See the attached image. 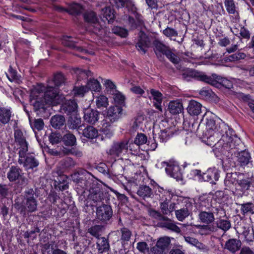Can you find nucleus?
Listing matches in <instances>:
<instances>
[{
  "label": "nucleus",
  "instance_id": "obj_40",
  "mask_svg": "<svg viewBox=\"0 0 254 254\" xmlns=\"http://www.w3.org/2000/svg\"><path fill=\"white\" fill-rule=\"evenodd\" d=\"M156 195L159 196V199L161 201H169L172 198L171 191L160 187L158 188V190L156 191Z\"/></svg>",
  "mask_w": 254,
  "mask_h": 254
},
{
  "label": "nucleus",
  "instance_id": "obj_9",
  "mask_svg": "<svg viewBox=\"0 0 254 254\" xmlns=\"http://www.w3.org/2000/svg\"><path fill=\"white\" fill-rule=\"evenodd\" d=\"M107 194L102 190L97 187L90 190V193L88 195L87 203L90 202L91 205H97L100 203H103L104 200H106Z\"/></svg>",
  "mask_w": 254,
  "mask_h": 254
},
{
  "label": "nucleus",
  "instance_id": "obj_58",
  "mask_svg": "<svg viewBox=\"0 0 254 254\" xmlns=\"http://www.w3.org/2000/svg\"><path fill=\"white\" fill-rule=\"evenodd\" d=\"M72 38L70 36H64L62 39V44L66 47L74 49L76 47V42L72 40Z\"/></svg>",
  "mask_w": 254,
  "mask_h": 254
},
{
  "label": "nucleus",
  "instance_id": "obj_50",
  "mask_svg": "<svg viewBox=\"0 0 254 254\" xmlns=\"http://www.w3.org/2000/svg\"><path fill=\"white\" fill-rule=\"evenodd\" d=\"M89 89V91L93 90L94 91H99L101 89V85L99 82L94 78H90L86 85Z\"/></svg>",
  "mask_w": 254,
  "mask_h": 254
},
{
  "label": "nucleus",
  "instance_id": "obj_16",
  "mask_svg": "<svg viewBox=\"0 0 254 254\" xmlns=\"http://www.w3.org/2000/svg\"><path fill=\"white\" fill-rule=\"evenodd\" d=\"M138 35V40L136 44V47L142 54H144L150 46L151 41L148 36L144 32L140 31Z\"/></svg>",
  "mask_w": 254,
  "mask_h": 254
},
{
  "label": "nucleus",
  "instance_id": "obj_23",
  "mask_svg": "<svg viewBox=\"0 0 254 254\" xmlns=\"http://www.w3.org/2000/svg\"><path fill=\"white\" fill-rule=\"evenodd\" d=\"M241 246L242 242L240 240L232 238L226 242L224 248L235 254L241 249Z\"/></svg>",
  "mask_w": 254,
  "mask_h": 254
},
{
  "label": "nucleus",
  "instance_id": "obj_53",
  "mask_svg": "<svg viewBox=\"0 0 254 254\" xmlns=\"http://www.w3.org/2000/svg\"><path fill=\"white\" fill-rule=\"evenodd\" d=\"M6 76L10 81H14L17 83L21 82L20 77L17 75V71L12 68L10 66L8 73H6Z\"/></svg>",
  "mask_w": 254,
  "mask_h": 254
},
{
  "label": "nucleus",
  "instance_id": "obj_30",
  "mask_svg": "<svg viewBox=\"0 0 254 254\" xmlns=\"http://www.w3.org/2000/svg\"><path fill=\"white\" fill-rule=\"evenodd\" d=\"M81 123V118L76 116L70 117L67 121V125L70 129H81L80 125Z\"/></svg>",
  "mask_w": 254,
  "mask_h": 254
},
{
  "label": "nucleus",
  "instance_id": "obj_14",
  "mask_svg": "<svg viewBox=\"0 0 254 254\" xmlns=\"http://www.w3.org/2000/svg\"><path fill=\"white\" fill-rule=\"evenodd\" d=\"M115 232L116 234L119 233L121 236L120 241L122 243V248L119 250L118 254H126L127 252L125 245L130 240L132 232L129 229L125 227L120 228Z\"/></svg>",
  "mask_w": 254,
  "mask_h": 254
},
{
  "label": "nucleus",
  "instance_id": "obj_4",
  "mask_svg": "<svg viewBox=\"0 0 254 254\" xmlns=\"http://www.w3.org/2000/svg\"><path fill=\"white\" fill-rule=\"evenodd\" d=\"M182 77L187 80H189L190 78H192L205 82L212 85H216L220 79V77L216 74H212L211 76H207L202 72L198 71L190 68L184 70Z\"/></svg>",
  "mask_w": 254,
  "mask_h": 254
},
{
  "label": "nucleus",
  "instance_id": "obj_25",
  "mask_svg": "<svg viewBox=\"0 0 254 254\" xmlns=\"http://www.w3.org/2000/svg\"><path fill=\"white\" fill-rule=\"evenodd\" d=\"M244 174L239 172L229 173L226 174L224 181L225 186L230 187L231 185L237 183L241 177H244Z\"/></svg>",
  "mask_w": 254,
  "mask_h": 254
},
{
  "label": "nucleus",
  "instance_id": "obj_32",
  "mask_svg": "<svg viewBox=\"0 0 254 254\" xmlns=\"http://www.w3.org/2000/svg\"><path fill=\"white\" fill-rule=\"evenodd\" d=\"M137 194L144 199L146 198L152 197L153 195L152 190L146 185L140 186L138 189Z\"/></svg>",
  "mask_w": 254,
  "mask_h": 254
},
{
  "label": "nucleus",
  "instance_id": "obj_51",
  "mask_svg": "<svg viewBox=\"0 0 254 254\" xmlns=\"http://www.w3.org/2000/svg\"><path fill=\"white\" fill-rule=\"evenodd\" d=\"M10 187L4 184L0 183V198L3 199L7 198L11 194Z\"/></svg>",
  "mask_w": 254,
  "mask_h": 254
},
{
  "label": "nucleus",
  "instance_id": "obj_2",
  "mask_svg": "<svg viewBox=\"0 0 254 254\" xmlns=\"http://www.w3.org/2000/svg\"><path fill=\"white\" fill-rule=\"evenodd\" d=\"M38 195L32 188L26 190L20 197L14 200V207L21 215L36 212L38 209Z\"/></svg>",
  "mask_w": 254,
  "mask_h": 254
},
{
  "label": "nucleus",
  "instance_id": "obj_59",
  "mask_svg": "<svg viewBox=\"0 0 254 254\" xmlns=\"http://www.w3.org/2000/svg\"><path fill=\"white\" fill-rule=\"evenodd\" d=\"M224 4L226 10L229 14H234L236 12V7L233 0H225Z\"/></svg>",
  "mask_w": 254,
  "mask_h": 254
},
{
  "label": "nucleus",
  "instance_id": "obj_8",
  "mask_svg": "<svg viewBox=\"0 0 254 254\" xmlns=\"http://www.w3.org/2000/svg\"><path fill=\"white\" fill-rule=\"evenodd\" d=\"M97 219L100 222L108 224L112 219L113 211L111 205L103 204L96 208Z\"/></svg>",
  "mask_w": 254,
  "mask_h": 254
},
{
  "label": "nucleus",
  "instance_id": "obj_44",
  "mask_svg": "<svg viewBox=\"0 0 254 254\" xmlns=\"http://www.w3.org/2000/svg\"><path fill=\"white\" fill-rule=\"evenodd\" d=\"M11 113L10 110L5 108H0V122L3 124H7L10 120Z\"/></svg>",
  "mask_w": 254,
  "mask_h": 254
},
{
  "label": "nucleus",
  "instance_id": "obj_3",
  "mask_svg": "<svg viewBox=\"0 0 254 254\" xmlns=\"http://www.w3.org/2000/svg\"><path fill=\"white\" fill-rule=\"evenodd\" d=\"M203 120L205 121L206 128L208 134H209L210 136H221L225 133L229 132V129L230 128L224 122L216 123L213 117H208L207 114H205L203 118Z\"/></svg>",
  "mask_w": 254,
  "mask_h": 254
},
{
  "label": "nucleus",
  "instance_id": "obj_35",
  "mask_svg": "<svg viewBox=\"0 0 254 254\" xmlns=\"http://www.w3.org/2000/svg\"><path fill=\"white\" fill-rule=\"evenodd\" d=\"M76 163L71 157H66L61 160L59 164V167L63 170L73 168L75 166Z\"/></svg>",
  "mask_w": 254,
  "mask_h": 254
},
{
  "label": "nucleus",
  "instance_id": "obj_10",
  "mask_svg": "<svg viewBox=\"0 0 254 254\" xmlns=\"http://www.w3.org/2000/svg\"><path fill=\"white\" fill-rule=\"evenodd\" d=\"M128 149V142L125 141L114 142L110 148L107 150L108 155L113 157H120L124 152Z\"/></svg>",
  "mask_w": 254,
  "mask_h": 254
},
{
  "label": "nucleus",
  "instance_id": "obj_46",
  "mask_svg": "<svg viewBox=\"0 0 254 254\" xmlns=\"http://www.w3.org/2000/svg\"><path fill=\"white\" fill-rule=\"evenodd\" d=\"M190 214V211L187 207H183L175 211V215L177 219L180 221H183Z\"/></svg>",
  "mask_w": 254,
  "mask_h": 254
},
{
  "label": "nucleus",
  "instance_id": "obj_22",
  "mask_svg": "<svg viewBox=\"0 0 254 254\" xmlns=\"http://www.w3.org/2000/svg\"><path fill=\"white\" fill-rule=\"evenodd\" d=\"M170 243V241L168 238H160L157 241L156 246L152 248V252L154 254H163Z\"/></svg>",
  "mask_w": 254,
  "mask_h": 254
},
{
  "label": "nucleus",
  "instance_id": "obj_33",
  "mask_svg": "<svg viewBox=\"0 0 254 254\" xmlns=\"http://www.w3.org/2000/svg\"><path fill=\"white\" fill-rule=\"evenodd\" d=\"M82 134L87 138L93 139L99 135L98 130L92 126H87L82 131Z\"/></svg>",
  "mask_w": 254,
  "mask_h": 254
},
{
  "label": "nucleus",
  "instance_id": "obj_64",
  "mask_svg": "<svg viewBox=\"0 0 254 254\" xmlns=\"http://www.w3.org/2000/svg\"><path fill=\"white\" fill-rule=\"evenodd\" d=\"M163 33L171 40L173 39V37H176L178 36L177 31L169 27H167L163 31Z\"/></svg>",
  "mask_w": 254,
  "mask_h": 254
},
{
  "label": "nucleus",
  "instance_id": "obj_18",
  "mask_svg": "<svg viewBox=\"0 0 254 254\" xmlns=\"http://www.w3.org/2000/svg\"><path fill=\"white\" fill-rule=\"evenodd\" d=\"M152 45L156 56L160 61H162L164 58L163 55H165L170 48L158 39L154 40Z\"/></svg>",
  "mask_w": 254,
  "mask_h": 254
},
{
  "label": "nucleus",
  "instance_id": "obj_52",
  "mask_svg": "<svg viewBox=\"0 0 254 254\" xmlns=\"http://www.w3.org/2000/svg\"><path fill=\"white\" fill-rule=\"evenodd\" d=\"M75 72L77 75L78 80L86 79L88 77L92 75V73L91 71L80 68H77L75 70Z\"/></svg>",
  "mask_w": 254,
  "mask_h": 254
},
{
  "label": "nucleus",
  "instance_id": "obj_7",
  "mask_svg": "<svg viewBox=\"0 0 254 254\" xmlns=\"http://www.w3.org/2000/svg\"><path fill=\"white\" fill-rule=\"evenodd\" d=\"M6 175L7 179L10 182L17 181L21 185H25L27 184L28 180L24 176L22 170L17 166H11Z\"/></svg>",
  "mask_w": 254,
  "mask_h": 254
},
{
  "label": "nucleus",
  "instance_id": "obj_39",
  "mask_svg": "<svg viewBox=\"0 0 254 254\" xmlns=\"http://www.w3.org/2000/svg\"><path fill=\"white\" fill-rule=\"evenodd\" d=\"M62 141L66 146H73L76 143V138L75 135L69 131L62 136Z\"/></svg>",
  "mask_w": 254,
  "mask_h": 254
},
{
  "label": "nucleus",
  "instance_id": "obj_37",
  "mask_svg": "<svg viewBox=\"0 0 254 254\" xmlns=\"http://www.w3.org/2000/svg\"><path fill=\"white\" fill-rule=\"evenodd\" d=\"M215 224L217 230L218 228H219L224 232H226L231 227V222L227 217L222 219H221L220 218H218V220H217L215 222Z\"/></svg>",
  "mask_w": 254,
  "mask_h": 254
},
{
  "label": "nucleus",
  "instance_id": "obj_47",
  "mask_svg": "<svg viewBox=\"0 0 254 254\" xmlns=\"http://www.w3.org/2000/svg\"><path fill=\"white\" fill-rule=\"evenodd\" d=\"M83 8L81 5L78 3H74L70 5L67 9V12L70 14L78 15L83 11Z\"/></svg>",
  "mask_w": 254,
  "mask_h": 254
},
{
  "label": "nucleus",
  "instance_id": "obj_29",
  "mask_svg": "<svg viewBox=\"0 0 254 254\" xmlns=\"http://www.w3.org/2000/svg\"><path fill=\"white\" fill-rule=\"evenodd\" d=\"M201 104L193 100L190 101L187 110L190 115L197 116L201 112Z\"/></svg>",
  "mask_w": 254,
  "mask_h": 254
},
{
  "label": "nucleus",
  "instance_id": "obj_31",
  "mask_svg": "<svg viewBox=\"0 0 254 254\" xmlns=\"http://www.w3.org/2000/svg\"><path fill=\"white\" fill-rule=\"evenodd\" d=\"M242 234L244 236L247 242H253L254 240V231L253 229L248 224H244L242 227Z\"/></svg>",
  "mask_w": 254,
  "mask_h": 254
},
{
  "label": "nucleus",
  "instance_id": "obj_19",
  "mask_svg": "<svg viewBox=\"0 0 254 254\" xmlns=\"http://www.w3.org/2000/svg\"><path fill=\"white\" fill-rule=\"evenodd\" d=\"M236 155L237 157L238 164L241 167H245L249 164L252 165L251 156L248 151L242 149L238 152Z\"/></svg>",
  "mask_w": 254,
  "mask_h": 254
},
{
  "label": "nucleus",
  "instance_id": "obj_15",
  "mask_svg": "<svg viewBox=\"0 0 254 254\" xmlns=\"http://www.w3.org/2000/svg\"><path fill=\"white\" fill-rule=\"evenodd\" d=\"M100 116L99 112L95 109L88 108L84 110V120L90 125H94L98 122Z\"/></svg>",
  "mask_w": 254,
  "mask_h": 254
},
{
  "label": "nucleus",
  "instance_id": "obj_38",
  "mask_svg": "<svg viewBox=\"0 0 254 254\" xmlns=\"http://www.w3.org/2000/svg\"><path fill=\"white\" fill-rule=\"evenodd\" d=\"M183 110L182 103L177 101H171L168 105V110L170 113L176 115L181 113Z\"/></svg>",
  "mask_w": 254,
  "mask_h": 254
},
{
  "label": "nucleus",
  "instance_id": "obj_36",
  "mask_svg": "<svg viewBox=\"0 0 254 254\" xmlns=\"http://www.w3.org/2000/svg\"><path fill=\"white\" fill-rule=\"evenodd\" d=\"M50 122L53 127L59 129L64 125L65 121L63 116L56 115L52 117Z\"/></svg>",
  "mask_w": 254,
  "mask_h": 254
},
{
  "label": "nucleus",
  "instance_id": "obj_57",
  "mask_svg": "<svg viewBox=\"0 0 254 254\" xmlns=\"http://www.w3.org/2000/svg\"><path fill=\"white\" fill-rule=\"evenodd\" d=\"M84 18L85 20L90 23V24L94 23L98 20L96 13L92 11L85 12L84 14Z\"/></svg>",
  "mask_w": 254,
  "mask_h": 254
},
{
  "label": "nucleus",
  "instance_id": "obj_54",
  "mask_svg": "<svg viewBox=\"0 0 254 254\" xmlns=\"http://www.w3.org/2000/svg\"><path fill=\"white\" fill-rule=\"evenodd\" d=\"M108 98L103 95H100L97 97L96 99V105L98 108H106L108 106Z\"/></svg>",
  "mask_w": 254,
  "mask_h": 254
},
{
  "label": "nucleus",
  "instance_id": "obj_48",
  "mask_svg": "<svg viewBox=\"0 0 254 254\" xmlns=\"http://www.w3.org/2000/svg\"><path fill=\"white\" fill-rule=\"evenodd\" d=\"M240 210L243 215L248 213H254V204L252 202H247L240 204Z\"/></svg>",
  "mask_w": 254,
  "mask_h": 254
},
{
  "label": "nucleus",
  "instance_id": "obj_42",
  "mask_svg": "<svg viewBox=\"0 0 254 254\" xmlns=\"http://www.w3.org/2000/svg\"><path fill=\"white\" fill-rule=\"evenodd\" d=\"M101 14L108 21L109 23L113 22L114 20L115 17L114 10L110 7H106L103 8Z\"/></svg>",
  "mask_w": 254,
  "mask_h": 254
},
{
  "label": "nucleus",
  "instance_id": "obj_6",
  "mask_svg": "<svg viewBox=\"0 0 254 254\" xmlns=\"http://www.w3.org/2000/svg\"><path fill=\"white\" fill-rule=\"evenodd\" d=\"M40 94L45 103L48 105L56 106L60 104L63 99V97L59 95L57 87L48 86L44 94L41 92Z\"/></svg>",
  "mask_w": 254,
  "mask_h": 254
},
{
  "label": "nucleus",
  "instance_id": "obj_11",
  "mask_svg": "<svg viewBox=\"0 0 254 254\" xmlns=\"http://www.w3.org/2000/svg\"><path fill=\"white\" fill-rule=\"evenodd\" d=\"M18 162L26 170L35 169V171L37 170L36 168L39 165L38 160L34 156L32 155H26V153H24L23 156H19Z\"/></svg>",
  "mask_w": 254,
  "mask_h": 254
},
{
  "label": "nucleus",
  "instance_id": "obj_55",
  "mask_svg": "<svg viewBox=\"0 0 254 254\" xmlns=\"http://www.w3.org/2000/svg\"><path fill=\"white\" fill-rule=\"evenodd\" d=\"M148 91V90H147V95L146 96H144V97H148L150 99L152 98L155 101H162L163 95L162 93L158 90H156L154 89H151L150 90V93L151 96L149 95Z\"/></svg>",
  "mask_w": 254,
  "mask_h": 254
},
{
  "label": "nucleus",
  "instance_id": "obj_26",
  "mask_svg": "<svg viewBox=\"0 0 254 254\" xmlns=\"http://www.w3.org/2000/svg\"><path fill=\"white\" fill-rule=\"evenodd\" d=\"M38 93V95H35V93L33 92L31 95V96H33L34 98L36 97L34 99V102L33 103L34 109L35 111L41 110V111L44 112L46 109L45 105L47 104L45 103L44 99L42 98L40 92H39Z\"/></svg>",
  "mask_w": 254,
  "mask_h": 254
},
{
  "label": "nucleus",
  "instance_id": "obj_5",
  "mask_svg": "<svg viewBox=\"0 0 254 254\" xmlns=\"http://www.w3.org/2000/svg\"><path fill=\"white\" fill-rule=\"evenodd\" d=\"M149 215L152 218L157 221H162L160 223V226L163 228H166L172 232L180 233L181 232L180 228L177 226L176 224L172 221L169 218L166 216H164L161 213L155 209H150L148 211Z\"/></svg>",
  "mask_w": 254,
  "mask_h": 254
},
{
  "label": "nucleus",
  "instance_id": "obj_56",
  "mask_svg": "<svg viewBox=\"0 0 254 254\" xmlns=\"http://www.w3.org/2000/svg\"><path fill=\"white\" fill-rule=\"evenodd\" d=\"M74 96L83 97L85 93L89 91V89L86 86H75L73 89Z\"/></svg>",
  "mask_w": 254,
  "mask_h": 254
},
{
  "label": "nucleus",
  "instance_id": "obj_45",
  "mask_svg": "<svg viewBox=\"0 0 254 254\" xmlns=\"http://www.w3.org/2000/svg\"><path fill=\"white\" fill-rule=\"evenodd\" d=\"M244 177H241V179L238 182V184L240 187L241 190L245 193L248 190H250L251 187V182L247 178H245Z\"/></svg>",
  "mask_w": 254,
  "mask_h": 254
},
{
  "label": "nucleus",
  "instance_id": "obj_20",
  "mask_svg": "<svg viewBox=\"0 0 254 254\" xmlns=\"http://www.w3.org/2000/svg\"><path fill=\"white\" fill-rule=\"evenodd\" d=\"M77 107L74 100H66L62 104L61 110L63 113L69 115L76 112Z\"/></svg>",
  "mask_w": 254,
  "mask_h": 254
},
{
  "label": "nucleus",
  "instance_id": "obj_17",
  "mask_svg": "<svg viewBox=\"0 0 254 254\" xmlns=\"http://www.w3.org/2000/svg\"><path fill=\"white\" fill-rule=\"evenodd\" d=\"M163 164L166 165L165 170L166 173L177 180H180L182 177L180 166L175 162H164Z\"/></svg>",
  "mask_w": 254,
  "mask_h": 254
},
{
  "label": "nucleus",
  "instance_id": "obj_63",
  "mask_svg": "<svg viewBox=\"0 0 254 254\" xmlns=\"http://www.w3.org/2000/svg\"><path fill=\"white\" fill-rule=\"evenodd\" d=\"M113 33L122 37H126L128 35L127 31L123 28L119 26H115L112 28Z\"/></svg>",
  "mask_w": 254,
  "mask_h": 254
},
{
  "label": "nucleus",
  "instance_id": "obj_21",
  "mask_svg": "<svg viewBox=\"0 0 254 254\" xmlns=\"http://www.w3.org/2000/svg\"><path fill=\"white\" fill-rule=\"evenodd\" d=\"M123 109L119 106H111L107 112V118L112 123L118 121L121 118Z\"/></svg>",
  "mask_w": 254,
  "mask_h": 254
},
{
  "label": "nucleus",
  "instance_id": "obj_41",
  "mask_svg": "<svg viewBox=\"0 0 254 254\" xmlns=\"http://www.w3.org/2000/svg\"><path fill=\"white\" fill-rule=\"evenodd\" d=\"M29 120L31 127H32L34 131H35L36 130L40 131L43 128L44 126V123L43 119H32L31 117H29Z\"/></svg>",
  "mask_w": 254,
  "mask_h": 254
},
{
  "label": "nucleus",
  "instance_id": "obj_13",
  "mask_svg": "<svg viewBox=\"0 0 254 254\" xmlns=\"http://www.w3.org/2000/svg\"><path fill=\"white\" fill-rule=\"evenodd\" d=\"M15 141L20 146L18 156H23L24 153L28 151V144L22 131L19 129H15L14 132Z\"/></svg>",
  "mask_w": 254,
  "mask_h": 254
},
{
  "label": "nucleus",
  "instance_id": "obj_27",
  "mask_svg": "<svg viewBox=\"0 0 254 254\" xmlns=\"http://www.w3.org/2000/svg\"><path fill=\"white\" fill-rule=\"evenodd\" d=\"M99 253L103 254L109 251L110 248L109 240L104 237L98 238L96 242Z\"/></svg>",
  "mask_w": 254,
  "mask_h": 254
},
{
  "label": "nucleus",
  "instance_id": "obj_24",
  "mask_svg": "<svg viewBox=\"0 0 254 254\" xmlns=\"http://www.w3.org/2000/svg\"><path fill=\"white\" fill-rule=\"evenodd\" d=\"M198 217L200 222L206 224H212L215 220L214 215L212 210L210 211L199 210Z\"/></svg>",
  "mask_w": 254,
  "mask_h": 254
},
{
  "label": "nucleus",
  "instance_id": "obj_60",
  "mask_svg": "<svg viewBox=\"0 0 254 254\" xmlns=\"http://www.w3.org/2000/svg\"><path fill=\"white\" fill-rule=\"evenodd\" d=\"M62 139V136L60 133L52 132L49 136V141L53 145L59 143Z\"/></svg>",
  "mask_w": 254,
  "mask_h": 254
},
{
  "label": "nucleus",
  "instance_id": "obj_62",
  "mask_svg": "<svg viewBox=\"0 0 254 254\" xmlns=\"http://www.w3.org/2000/svg\"><path fill=\"white\" fill-rule=\"evenodd\" d=\"M134 144L137 145L144 144L147 142V137L143 133H138L134 139Z\"/></svg>",
  "mask_w": 254,
  "mask_h": 254
},
{
  "label": "nucleus",
  "instance_id": "obj_49",
  "mask_svg": "<svg viewBox=\"0 0 254 254\" xmlns=\"http://www.w3.org/2000/svg\"><path fill=\"white\" fill-rule=\"evenodd\" d=\"M90 29L93 33L97 35L102 36L105 34V30L103 26L99 23L98 20L94 23L91 24Z\"/></svg>",
  "mask_w": 254,
  "mask_h": 254
},
{
  "label": "nucleus",
  "instance_id": "obj_43",
  "mask_svg": "<svg viewBox=\"0 0 254 254\" xmlns=\"http://www.w3.org/2000/svg\"><path fill=\"white\" fill-rule=\"evenodd\" d=\"M105 227L101 225H96L91 227L88 229V232L93 236L98 239L100 238V236L101 235L102 232L104 231Z\"/></svg>",
  "mask_w": 254,
  "mask_h": 254
},
{
  "label": "nucleus",
  "instance_id": "obj_61",
  "mask_svg": "<svg viewBox=\"0 0 254 254\" xmlns=\"http://www.w3.org/2000/svg\"><path fill=\"white\" fill-rule=\"evenodd\" d=\"M165 55L174 64H178L180 61L179 57L176 55L173 52V50L171 49L167 52Z\"/></svg>",
  "mask_w": 254,
  "mask_h": 254
},
{
  "label": "nucleus",
  "instance_id": "obj_28",
  "mask_svg": "<svg viewBox=\"0 0 254 254\" xmlns=\"http://www.w3.org/2000/svg\"><path fill=\"white\" fill-rule=\"evenodd\" d=\"M87 172L83 171L81 172H76L71 175V180L76 184L83 187L85 186L86 177H85Z\"/></svg>",
  "mask_w": 254,
  "mask_h": 254
},
{
  "label": "nucleus",
  "instance_id": "obj_34",
  "mask_svg": "<svg viewBox=\"0 0 254 254\" xmlns=\"http://www.w3.org/2000/svg\"><path fill=\"white\" fill-rule=\"evenodd\" d=\"M199 232L202 235H208L217 231V227L214 224L198 225Z\"/></svg>",
  "mask_w": 254,
  "mask_h": 254
},
{
  "label": "nucleus",
  "instance_id": "obj_12",
  "mask_svg": "<svg viewBox=\"0 0 254 254\" xmlns=\"http://www.w3.org/2000/svg\"><path fill=\"white\" fill-rule=\"evenodd\" d=\"M195 175L198 177L199 180L206 182L211 181L212 184H215V181L218 180L219 175L218 171L214 169H208L205 173L201 174V172L199 170H195L194 171Z\"/></svg>",
  "mask_w": 254,
  "mask_h": 254
},
{
  "label": "nucleus",
  "instance_id": "obj_1",
  "mask_svg": "<svg viewBox=\"0 0 254 254\" xmlns=\"http://www.w3.org/2000/svg\"><path fill=\"white\" fill-rule=\"evenodd\" d=\"M216 145L219 152L229 159L243 149V144L240 139L235 136L231 128L229 129V132L222 135Z\"/></svg>",
  "mask_w": 254,
  "mask_h": 254
}]
</instances>
